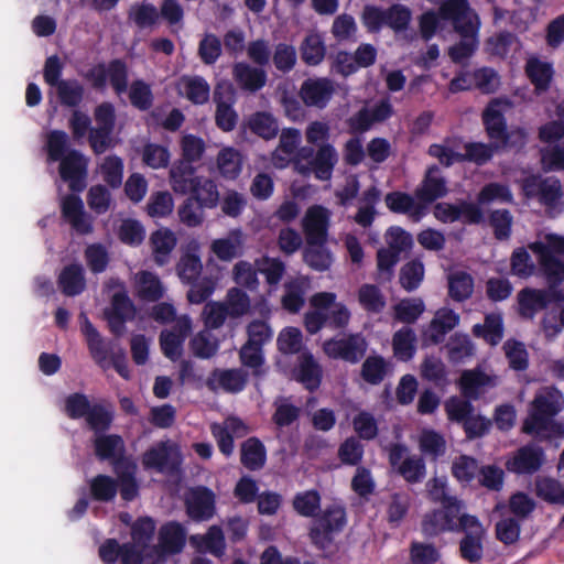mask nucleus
Instances as JSON below:
<instances>
[{
  "mask_svg": "<svg viewBox=\"0 0 564 564\" xmlns=\"http://www.w3.org/2000/svg\"><path fill=\"white\" fill-rule=\"evenodd\" d=\"M181 463L178 447L172 442L160 443L143 456V466L161 473L175 470Z\"/></svg>",
  "mask_w": 564,
  "mask_h": 564,
  "instance_id": "17",
  "label": "nucleus"
},
{
  "mask_svg": "<svg viewBox=\"0 0 564 564\" xmlns=\"http://www.w3.org/2000/svg\"><path fill=\"white\" fill-rule=\"evenodd\" d=\"M462 506L457 499H447L446 503L427 514L422 521V530L427 535H436L445 531L460 528Z\"/></svg>",
  "mask_w": 564,
  "mask_h": 564,
  "instance_id": "9",
  "label": "nucleus"
},
{
  "mask_svg": "<svg viewBox=\"0 0 564 564\" xmlns=\"http://www.w3.org/2000/svg\"><path fill=\"white\" fill-rule=\"evenodd\" d=\"M335 94L334 82L327 77L307 78L300 88V97L308 107L323 109Z\"/></svg>",
  "mask_w": 564,
  "mask_h": 564,
  "instance_id": "18",
  "label": "nucleus"
},
{
  "mask_svg": "<svg viewBox=\"0 0 564 564\" xmlns=\"http://www.w3.org/2000/svg\"><path fill=\"white\" fill-rule=\"evenodd\" d=\"M460 528L465 532V538L460 542L462 556L469 562H476L482 555L485 529L474 516H463Z\"/></svg>",
  "mask_w": 564,
  "mask_h": 564,
  "instance_id": "14",
  "label": "nucleus"
},
{
  "mask_svg": "<svg viewBox=\"0 0 564 564\" xmlns=\"http://www.w3.org/2000/svg\"><path fill=\"white\" fill-rule=\"evenodd\" d=\"M302 61L308 66L319 65L326 54L322 36L317 33L307 34L300 45Z\"/></svg>",
  "mask_w": 564,
  "mask_h": 564,
  "instance_id": "43",
  "label": "nucleus"
},
{
  "mask_svg": "<svg viewBox=\"0 0 564 564\" xmlns=\"http://www.w3.org/2000/svg\"><path fill=\"white\" fill-rule=\"evenodd\" d=\"M271 58L278 72L289 74L296 65L297 52L294 45L280 42L274 45Z\"/></svg>",
  "mask_w": 564,
  "mask_h": 564,
  "instance_id": "51",
  "label": "nucleus"
},
{
  "mask_svg": "<svg viewBox=\"0 0 564 564\" xmlns=\"http://www.w3.org/2000/svg\"><path fill=\"white\" fill-rule=\"evenodd\" d=\"M214 102L216 104L215 122L224 132L232 131L238 123V113L234 109L235 93L230 86H216L214 89Z\"/></svg>",
  "mask_w": 564,
  "mask_h": 564,
  "instance_id": "16",
  "label": "nucleus"
},
{
  "mask_svg": "<svg viewBox=\"0 0 564 564\" xmlns=\"http://www.w3.org/2000/svg\"><path fill=\"white\" fill-rule=\"evenodd\" d=\"M471 333L475 337L484 339L492 347L499 345L505 334L502 314L494 312L486 314L484 324H475Z\"/></svg>",
  "mask_w": 564,
  "mask_h": 564,
  "instance_id": "33",
  "label": "nucleus"
},
{
  "mask_svg": "<svg viewBox=\"0 0 564 564\" xmlns=\"http://www.w3.org/2000/svg\"><path fill=\"white\" fill-rule=\"evenodd\" d=\"M154 529L151 519H140L132 528L133 544L120 546L116 540H107L99 549L101 560L107 564H112L118 558L121 564H142L141 552H144L145 543L152 538Z\"/></svg>",
  "mask_w": 564,
  "mask_h": 564,
  "instance_id": "3",
  "label": "nucleus"
},
{
  "mask_svg": "<svg viewBox=\"0 0 564 564\" xmlns=\"http://www.w3.org/2000/svg\"><path fill=\"white\" fill-rule=\"evenodd\" d=\"M63 412L74 421L85 419V423H112L115 406L108 399L90 401L87 394L74 392L65 398Z\"/></svg>",
  "mask_w": 564,
  "mask_h": 564,
  "instance_id": "4",
  "label": "nucleus"
},
{
  "mask_svg": "<svg viewBox=\"0 0 564 564\" xmlns=\"http://www.w3.org/2000/svg\"><path fill=\"white\" fill-rule=\"evenodd\" d=\"M536 259L546 289L525 286L517 294L518 314L521 318L533 321L540 311L555 302H564V236L546 234L543 240L528 245Z\"/></svg>",
  "mask_w": 564,
  "mask_h": 564,
  "instance_id": "1",
  "label": "nucleus"
},
{
  "mask_svg": "<svg viewBox=\"0 0 564 564\" xmlns=\"http://www.w3.org/2000/svg\"><path fill=\"white\" fill-rule=\"evenodd\" d=\"M448 188L446 180L441 175L437 165L430 166L420 185L414 189V196L425 207L427 213L429 206L440 198L447 195Z\"/></svg>",
  "mask_w": 564,
  "mask_h": 564,
  "instance_id": "15",
  "label": "nucleus"
},
{
  "mask_svg": "<svg viewBox=\"0 0 564 564\" xmlns=\"http://www.w3.org/2000/svg\"><path fill=\"white\" fill-rule=\"evenodd\" d=\"M474 291V280L465 271H458L448 276V295L456 302L468 300Z\"/></svg>",
  "mask_w": 564,
  "mask_h": 564,
  "instance_id": "49",
  "label": "nucleus"
},
{
  "mask_svg": "<svg viewBox=\"0 0 564 564\" xmlns=\"http://www.w3.org/2000/svg\"><path fill=\"white\" fill-rule=\"evenodd\" d=\"M84 77L96 90H104L107 86V80H109L110 86L118 96L128 90V66L121 58H113L107 65L99 63L89 68Z\"/></svg>",
  "mask_w": 564,
  "mask_h": 564,
  "instance_id": "6",
  "label": "nucleus"
},
{
  "mask_svg": "<svg viewBox=\"0 0 564 564\" xmlns=\"http://www.w3.org/2000/svg\"><path fill=\"white\" fill-rule=\"evenodd\" d=\"M55 88L58 101L64 107L77 108L84 100L85 88L77 79L62 80Z\"/></svg>",
  "mask_w": 564,
  "mask_h": 564,
  "instance_id": "47",
  "label": "nucleus"
},
{
  "mask_svg": "<svg viewBox=\"0 0 564 564\" xmlns=\"http://www.w3.org/2000/svg\"><path fill=\"white\" fill-rule=\"evenodd\" d=\"M464 153H460L459 159L462 162H471L478 166H482L490 162L498 153V144L496 142H467L464 144Z\"/></svg>",
  "mask_w": 564,
  "mask_h": 564,
  "instance_id": "38",
  "label": "nucleus"
},
{
  "mask_svg": "<svg viewBox=\"0 0 564 564\" xmlns=\"http://www.w3.org/2000/svg\"><path fill=\"white\" fill-rule=\"evenodd\" d=\"M496 378L487 375L479 368L463 371L459 379L462 395L467 399L477 400L486 387H495Z\"/></svg>",
  "mask_w": 564,
  "mask_h": 564,
  "instance_id": "27",
  "label": "nucleus"
},
{
  "mask_svg": "<svg viewBox=\"0 0 564 564\" xmlns=\"http://www.w3.org/2000/svg\"><path fill=\"white\" fill-rule=\"evenodd\" d=\"M388 372V364L382 356H368L361 366V378L370 384H379Z\"/></svg>",
  "mask_w": 564,
  "mask_h": 564,
  "instance_id": "60",
  "label": "nucleus"
},
{
  "mask_svg": "<svg viewBox=\"0 0 564 564\" xmlns=\"http://www.w3.org/2000/svg\"><path fill=\"white\" fill-rule=\"evenodd\" d=\"M68 145L69 138L65 131L53 130L47 134L48 160L59 161L61 178L73 193H80L86 188L87 160L78 150H68Z\"/></svg>",
  "mask_w": 564,
  "mask_h": 564,
  "instance_id": "2",
  "label": "nucleus"
},
{
  "mask_svg": "<svg viewBox=\"0 0 564 564\" xmlns=\"http://www.w3.org/2000/svg\"><path fill=\"white\" fill-rule=\"evenodd\" d=\"M245 425H213V435L217 440L219 451L230 456L234 453V442L246 435Z\"/></svg>",
  "mask_w": 564,
  "mask_h": 564,
  "instance_id": "46",
  "label": "nucleus"
},
{
  "mask_svg": "<svg viewBox=\"0 0 564 564\" xmlns=\"http://www.w3.org/2000/svg\"><path fill=\"white\" fill-rule=\"evenodd\" d=\"M510 272L520 279H528L535 272V264L524 247L516 248L510 257Z\"/></svg>",
  "mask_w": 564,
  "mask_h": 564,
  "instance_id": "64",
  "label": "nucleus"
},
{
  "mask_svg": "<svg viewBox=\"0 0 564 564\" xmlns=\"http://www.w3.org/2000/svg\"><path fill=\"white\" fill-rule=\"evenodd\" d=\"M137 466L124 459L116 464V471L120 480V494L124 500H132L138 494V486L134 480Z\"/></svg>",
  "mask_w": 564,
  "mask_h": 564,
  "instance_id": "54",
  "label": "nucleus"
},
{
  "mask_svg": "<svg viewBox=\"0 0 564 564\" xmlns=\"http://www.w3.org/2000/svg\"><path fill=\"white\" fill-rule=\"evenodd\" d=\"M310 288L306 276H297L284 283V293L281 299L282 307L289 313H299L305 305V295Z\"/></svg>",
  "mask_w": 564,
  "mask_h": 564,
  "instance_id": "28",
  "label": "nucleus"
},
{
  "mask_svg": "<svg viewBox=\"0 0 564 564\" xmlns=\"http://www.w3.org/2000/svg\"><path fill=\"white\" fill-rule=\"evenodd\" d=\"M232 78L242 91L254 94L265 86L268 74L262 67L237 62L232 66Z\"/></svg>",
  "mask_w": 564,
  "mask_h": 564,
  "instance_id": "21",
  "label": "nucleus"
},
{
  "mask_svg": "<svg viewBox=\"0 0 564 564\" xmlns=\"http://www.w3.org/2000/svg\"><path fill=\"white\" fill-rule=\"evenodd\" d=\"M250 130L264 140H271L278 135L279 124L269 112H256L249 120Z\"/></svg>",
  "mask_w": 564,
  "mask_h": 564,
  "instance_id": "57",
  "label": "nucleus"
},
{
  "mask_svg": "<svg viewBox=\"0 0 564 564\" xmlns=\"http://www.w3.org/2000/svg\"><path fill=\"white\" fill-rule=\"evenodd\" d=\"M193 161L182 158L173 164L170 170V182L173 191L177 194L185 195L188 193V185L195 180L196 169Z\"/></svg>",
  "mask_w": 564,
  "mask_h": 564,
  "instance_id": "36",
  "label": "nucleus"
},
{
  "mask_svg": "<svg viewBox=\"0 0 564 564\" xmlns=\"http://www.w3.org/2000/svg\"><path fill=\"white\" fill-rule=\"evenodd\" d=\"M384 203L391 213L408 215L414 221H420L426 215L423 204L406 192H389L384 196Z\"/></svg>",
  "mask_w": 564,
  "mask_h": 564,
  "instance_id": "23",
  "label": "nucleus"
},
{
  "mask_svg": "<svg viewBox=\"0 0 564 564\" xmlns=\"http://www.w3.org/2000/svg\"><path fill=\"white\" fill-rule=\"evenodd\" d=\"M368 348L367 340L359 333H350L343 337H332L326 339L322 349L330 359L343 360L356 365L366 355Z\"/></svg>",
  "mask_w": 564,
  "mask_h": 564,
  "instance_id": "8",
  "label": "nucleus"
},
{
  "mask_svg": "<svg viewBox=\"0 0 564 564\" xmlns=\"http://www.w3.org/2000/svg\"><path fill=\"white\" fill-rule=\"evenodd\" d=\"M357 295L360 306L369 314H380L387 305L383 293L376 284H362Z\"/></svg>",
  "mask_w": 564,
  "mask_h": 564,
  "instance_id": "41",
  "label": "nucleus"
},
{
  "mask_svg": "<svg viewBox=\"0 0 564 564\" xmlns=\"http://www.w3.org/2000/svg\"><path fill=\"white\" fill-rule=\"evenodd\" d=\"M424 278V264L419 259L406 262L400 270L399 281L408 292L416 290Z\"/></svg>",
  "mask_w": 564,
  "mask_h": 564,
  "instance_id": "61",
  "label": "nucleus"
},
{
  "mask_svg": "<svg viewBox=\"0 0 564 564\" xmlns=\"http://www.w3.org/2000/svg\"><path fill=\"white\" fill-rule=\"evenodd\" d=\"M129 87V100L133 108L148 111L152 108L154 96L150 84L142 79H134Z\"/></svg>",
  "mask_w": 564,
  "mask_h": 564,
  "instance_id": "52",
  "label": "nucleus"
},
{
  "mask_svg": "<svg viewBox=\"0 0 564 564\" xmlns=\"http://www.w3.org/2000/svg\"><path fill=\"white\" fill-rule=\"evenodd\" d=\"M503 350L508 359L509 367L516 371H524L529 367V354L523 343L510 338L505 341Z\"/></svg>",
  "mask_w": 564,
  "mask_h": 564,
  "instance_id": "59",
  "label": "nucleus"
},
{
  "mask_svg": "<svg viewBox=\"0 0 564 564\" xmlns=\"http://www.w3.org/2000/svg\"><path fill=\"white\" fill-rule=\"evenodd\" d=\"M188 187L187 194H189V197L205 209L217 207L219 203V192L215 181L206 176H197Z\"/></svg>",
  "mask_w": 564,
  "mask_h": 564,
  "instance_id": "30",
  "label": "nucleus"
},
{
  "mask_svg": "<svg viewBox=\"0 0 564 564\" xmlns=\"http://www.w3.org/2000/svg\"><path fill=\"white\" fill-rule=\"evenodd\" d=\"M543 463L541 449L525 446L517 451L506 463L507 469L517 474L536 471Z\"/></svg>",
  "mask_w": 564,
  "mask_h": 564,
  "instance_id": "29",
  "label": "nucleus"
},
{
  "mask_svg": "<svg viewBox=\"0 0 564 564\" xmlns=\"http://www.w3.org/2000/svg\"><path fill=\"white\" fill-rule=\"evenodd\" d=\"M525 74L536 91H545L550 87L553 69L549 63L531 58L527 62Z\"/></svg>",
  "mask_w": 564,
  "mask_h": 564,
  "instance_id": "45",
  "label": "nucleus"
},
{
  "mask_svg": "<svg viewBox=\"0 0 564 564\" xmlns=\"http://www.w3.org/2000/svg\"><path fill=\"white\" fill-rule=\"evenodd\" d=\"M137 308L127 292H116L110 302V308L105 311L109 330L116 337L126 333V323L135 318Z\"/></svg>",
  "mask_w": 564,
  "mask_h": 564,
  "instance_id": "11",
  "label": "nucleus"
},
{
  "mask_svg": "<svg viewBox=\"0 0 564 564\" xmlns=\"http://www.w3.org/2000/svg\"><path fill=\"white\" fill-rule=\"evenodd\" d=\"M489 225L494 236L499 241H506L511 237L513 217L509 209H495L489 214Z\"/></svg>",
  "mask_w": 564,
  "mask_h": 564,
  "instance_id": "63",
  "label": "nucleus"
},
{
  "mask_svg": "<svg viewBox=\"0 0 564 564\" xmlns=\"http://www.w3.org/2000/svg\"><path fill=\"white\" fill-rule=\"evenodd\" d=\"M185 97L194 105H204L209 100L210 87L202 76L183 77Z\"/></svg>",
  "mask_w": 564,
  "mask_h": 564,
  "instance_id": "56",
  "label": "nucleus"
},
{
  "mask_svg": "<svg viewBox=\"0 0 564 564\" xmlns=\"http://www.w3.org/2000/svg\"><path fill=\"white\" fill-rule=\"evenodd\" d=\"M433 215L443 224L462 221L465 225H480L485 221L481 207L464 199L458 204L436 203L433 208Z\"/></svg>",
  "mask_w": 564,
  "mask_h": 564,
  "instance_id": "10",
  "label": "nucleus"
},
{
  "mask_svg": "<svg viewBox=\"0 0 564 564\" xmlns=\"http://www.w3.org/2000/svg\"><path fill=\"white\" fill-rule=\"evenodd\" d=\"M57 284L61 292L66 296H76L82 294L86 288L83 265L80 263H70L65 265L57 278Z\"/></svg>",
  "mask_w": 564,
  "mask_h": 564,
  "instance_id": "32",
  "label": "nucleus"
},
{
  "mask_svg": "<svg viewBox=\"0 0 564 564\" xmlns=\"http://www.w3.org/2000/svg\"><path fill=\"white\" fill-rule=\"evenodd\" d=\"M337 160L335 148L329 143H324L318 147L315 156L310 161V169L316 178L327 181L332 176Z\"/></svg>",
  "mask_w": 564,
  "mask_h": 564,
  "instance_id": "35",
  "label": "nucleus"
},
{
  "mask_svg": "<svg viewBox=\"0 0 564 564\" xmlns=\"http://www.w3.org/2000/svg\"><path fill=\"white\" fill-rule=\"evenodd\" d=\"M564 409V394L554 386L540 388L529 403L523 423H557L555 417Z\"/></svg>",
  "mask_w": 564,
  "mask_h": 564,
  "instance_id": "5",
  "label": "nucleus"
},
{
  "mask_svg": "<svg viewBox=\"0 0 564 564\" xmlns=\"http://www.w3.org/2000/svg\"><path fill=\"white\" fill-rule=\"evenodd\" d=\"M498 105L497 100L489 102L481 113L486 134L491 142H499L508 130L507 120Z\"/></svg>",
  "mask_w": 564,
  "mask_h": 564,
  "instance_id": "34",
  "label": "nucleus"
},
{
  "mask_svg": "<svg viewBox=\"0 0 564 564\" xmlns=\"http://www.w3.org/2000/svg\"><path fill=\"white\" fill-rule=\"evenodd\" d=\"M416 335L408 326L400 328L393 334L392 348L394 356L402 361H409L413 358L416 347Z\"/></svg>",
  "mask_w": 564,
  "mask_h": 564,
  "instance_id": "40",
  "label": "nucleus"
},
{
  "mask_svg": "<svg viewBox=\"0 0 564 564\" xmlns=\"http://www.w3.org/2000/svg\"><path fill=\"white\" fill-rule=\"evenodd\" d=\"M191 544L199 552H209L220 556L225 551V538L219 527L213 525L205 535H192Z\"/></svg>",
  "mask_w": 564,
  "mask_h": 564,
  "instance_id": "39",
  "label": "nucleus"
},
{
  "mask_svg": "<svg viewBox=\"0 0 564 564\" xmlns=\"http://www.w3.org/2000/svg\"><path fill=\"white\" fill-rule=\"evenodd\" d=\"M425 311L422 299H403L393 305L394 319L404 324H414Z\"/></svg>",
  "mask_w": 564,
  "mask_h": 564,
  "instance_id": "48",
  "label": "nucleus"
},
{
  "mask_svg": "<svg viewBox=\"0 0 564 564\" xmlns=\"http://www.w3.org/2000/svg\"><path fill=\"white\" fill-rule=\"evenodd\" d=\"M438 15L445 21H451L460 36L478 34L479 17L470 8L468 0H442Z\"/></svg>",
  "mask_w": 564,
  "mask_h": 564,
  "instance_id": "7",
  "label": "nucleus"
},
{
  "mask_svg": "<svg viewBox=\"0 0 564 564\" xmlns=\"http://www.w3.org/2000/svg\"><path fill=\"white\" fill-rule=\"evenodd\" d=\"M459 324V315L451 308H441L430 322L424 337L433 345L444 341L445 336Z\"/></svg>",
  "mask_w": 564,
  "mask_h": 564,
  "instance_id": "26",
  "label": "nucleus"
},
{
  "mask_svg": "<svg viewBox=\"0 0 564 564\" xmlns=\"http://www.w3.org/2000/svg\"><path fill=\"white\" fill-rule=\"evenodd\" d=\"M149 242L154 262L160 267L167 264L177 243L175 234L169 228H161L151 234Z\"/></svg>",
  "mask_w": 564,
  "mask_h": 564,
  "instance_id": "31",
  "label": "nucleus"
},
{
  "mask_svg": "<svg viewBox=\"0 0 564 564\" xmlns=\"http://www.w3.org/2000/svg\"><path fill=\"white\" fill-rule=\"evenodd\" d=\"M330 212L322 205L307 208L303 220V231L307 245L327 242Z\"/></svg>",
  "mask_w": 564,
  "mask_h": 564,
  "instance_id": "13",
  "label": "nucleus"
},
{
  "mask_svg": "<svg viewBox=\"0 0 564 564\" xmlns=\"http://www.w3.org/2000/svg\"><path fill=\"white\" fill-rule=\"evenodd\" d=\"M389 460L393 469L409 482H420L425 477L424 460L416 455H411L404 446H393Z\"/></svg>",
  "mask_w": 564,
  "mask_h": 564,
  "instance_id": "12",
  "label": "nucleus"
},
{
  "mask_svg": "<svg viewBox=\"0 0 564 564\" xmlns=\"http://www.w3.org/2000/svg\"><path fill=\"white\" fill-rule=\"evenodd\" d=\"M202 270L199 256L189 251L183 253L176 264L177 275L183 283H189L200 278Z\"/></svg>",
  "mask_w": 564,
  "mask_h": 564,
  "instance_id": "62",
  "label": "nucleus"
},
{
  "mask_svg": "<svg viewBox=\"0 0 564 564\" xmlns=\"http://www.w3.org/2000/svg\"><path fill=\"white\" fill-rule=\"evenodd\" d=\"M185 543V531L178 523H167L160 531V544L164 553H176Z\"/></svg>",
  "mask_w": 564,
  "mask_h": 564,
  "instance_id": "55",
  "label": "nucleus"
},
{
  "mask_svg": "<svg viewBox=\"0 0 564 564\" xmlns=\"http://www.w3.org/2000/svg\"><path fill=\"white\" fill-rule=\"evenodd\" d=\"M294 378L310 392H314L321 387L323 369L311 351L305 350L300 354L294 369Z\"/></svg>",
  "mask_w": 564,
  "mask_h": 564,
  "instance_id": "22",
  "label": "nucleus"
},
{
  "mask_svg": "<svg viewBox=\"0 0 564 564\" xmlns=\"http://www.w3.org/2000/svg\"><path fill=\"white\" fill-rule=\"evenodd\" d=\"M386 26L390 28L395 33H401L408 30L412 12L411 10L401 3L391 4L384 9Z\"/></svg>",
  "mask_w": 564,
  "mask_h": 564,
  "instance_id": "58",
  "label": "nucleus"
},
{
  "mask_svg": "<svg viewBox=\"0 0 564 564\" xmlns=\"http://www.w3.org/2000/svg\"><path fill=\"white\" fill-rule=\"evenodd\" d=\"M248 375L242 369H215L207 379V387L229 393H238L246 388Z\"/></svg>",
  "mask_w": 564,
  "mask_h": 564,
  "instance_id": "24",
  "label": "nucleus"
},
{
  "mask_svg": "<svg viewBox=\"0 0 564 564\" xmlns=\"http://www.w3.org/2000/svg\"><path fill=\"white\" fill-rule=\"evenodd\" d=\"M163 294L164 289L159 276L150 271H142L138 280V296L147 302H156Z\"/></svg>",
  "mask_w": 564,
  "mask_h": 564,
  "instance_id": "50",
  "label": "nucleus"
},
{
  "mask_svg": "<svg viewBox=\"0 0 564 564\" xmlns=\"http://www.w3.org/2000/svg\"><path fill=\"white\" fill-rule=\"evenodd\" d=\"M346 523L345 511L340 506L327 509L311 531L313 542L325 547L329 542V534L343 529Z\"/></svg>",
  "mask_w": 564,
  "mask_h": 564,
  "instance_id": "20",
  "label": "nucleus"
},
{
  "mask_svg": "<svg viewBox=\"0 0 564 564\" xmlns=\"http://www.w3.org/2000/svg\"><path fill=\"white\" fill-rule=\"evenodd\" d=\"M84 322L82 324V332L86 338L87 347L91 358L99 366L104 367V362L108 358V348L97 328L91 324L85 314H82Z\"/></svg>",
  "mask_w": 564,
  "mask_h": 564,
  "instance_id": "37",
  "label": "nucleus"
},
{
  "mask_svg": "<svg viewBox=\"0 0 564 564\" xmlns=\"http://www.w3.org/2000/svg\"><path fill=\"white\" fill-rule=\"evenodd\" d=\"M325 245L326 242L307 245L303 251L304 262L318 272L328 270L333 263L332 252Z\"/></svg>",
  "mask_w": 564,
  "mask_h": 564,
  "instance_id": "44",
  "label": "nucleus"
},
{
  "mask_svg": "<svg viewBox=\"0 0 564 564\" xmlns=\"http://www.w3.org/2000/svg\"><path fill=\"white\" fill-rule=\"evenodd\" d=\"M535 491L541 499L564 506V481L549 477H540L535 482Z\"/></svg>",
  "mask_w": 564,
  "mask_h": 564,
  "instance_id": "53",
  "label": "nucleus"
},
{
  "mask_svg": "<svg viewBox=\"0 0 564 564\" xmlns=\"http://www.w3.org/2000/svg\"><path fill=\"white\" fill-rule=\"evenodd\" d=\"M186 507L192 519L208 520L215 513V496L206 488L192 489L186 497Z\"/></svg>",
  "mask_w": 564,
  "mask_h": 564,
  "instance_id": "25",
  "label": "nucleus"
},
{
  "mask_svg": "<svg viewBox=\"0 0 564 564\" xmlns=\"http://www.w3.org/2000/svg\"><path fill=\"white\" fill-rule=\"evenodd\" d=\"M242 155L234 148H225L217 155V166L220 175L226 180H236L242 170Z\"/></svg>",
  "mask_w": 564,
  "mask_h": 564,
  "instance_id": "42",
  "label": "nucleus"
},
{
  "mask_svg": "<svg viewBox=\"0 0 564 564\" xmlns=\"http://www.w3.org/2000/svg\"><path fill=\"white\" fill-rule=\"evenodd\" d=\"M61 212L63 218L76 232L80 235H88L93 231L91 220L87 216L84 203L78 195H66L62 199Z\"/></svg>",
  "mask_w": 564,
  "mask_h": 564,
  "instance_id": "19",
  "label": "nucleus"
}]
</instances>
